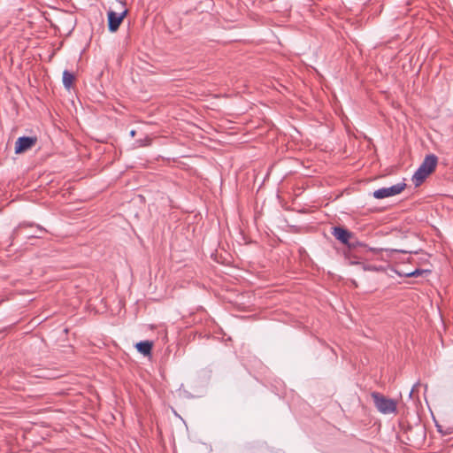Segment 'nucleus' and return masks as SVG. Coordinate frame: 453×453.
<instances>
[{
    "instance_id": "nucleus-11",
    "label": "nucleus",
    "mask_w": 453,
    "mask_h": 453,
    "mask_svg": "<svg viewBox=\"0 0 453 453\" xmlns=\"http://www.w3.org/2000/svg\"><path fill=\"white\" fill-rule=\"evenodd\" d=\"M135 348L141 354L148 356L151 352L152 342L150 341H141L136 343Z\"/></svg>"
},
{
    "instance_id": "nucleus-5",
    "label": "nucleus",
    "mask_w": 453,
    "mask_h": 453,
    "mask_svg": "<svg viewBox=\"0 0 453 453\" xmlns=\"http://www.w3.org/2000/svg\"><path fill=\"white\" fill-rule=\"evenodd\" d=\"M36 137L32 136H21L19 137L15 142V153L19 154L22 153L31 147H33L36 143Z\"/></svg>"
},
{
    "instance_id": "nucleus-15",
    "label": "nucleus",
    "mask_w": 453,
    "mask_h": 453,
    "mask_svg": "<svg viewBox=\"0 0 453 453\" xmlns=\"http://www.w3.org/2000/svg\"><path fill=\"white\" fill-rule=\"evenodd\" d=\"M436 426H437V430H438L439 433H441L442 434H449L448 432H443L441 426L436 425Z\"/></svg>"
},
{
    "instance_id": "nucleus-16",
    "label": "nucleus",
    "mask_w": 453,
    "mask_h": 453,
    "mask_svg": "<svg viewBox=\"0 0 453 453\" xmlns=\"http://www.w3.org/2000/svg\"><path fill=\"white\" fill-rule=\"evenodd\" d=\"M40 237L41 236L39 234H37V233L27 236V238H40Z\"/></svg>"
},
{
    "instance_id": "nucleus-6",
    "label": "nucleus",
    "mask_w": 453,
    "mask_h": 453,
    "mask_svg": "<svg viewBox=\"0 0 453 453\" xmlns=\"http://www.w3.org/2000/svg\"><path fill=\"white\" fill-rule=\"evenodd\" d=\"M332 234L337 241L344 245L349 244L350 239H353V233L342 226H334Z\"/></svg>"
},
{
    "instance_id": "nucleus-2",
    "label": "nucleus",
    "mask_w": 453,
    "mask_h": 453,
    "mask_svg": "<svg viewBox=\"0 0 453 453\" xmlns=\"http://www.w3.org/2000/svg\"><path fill=\"white\" fill-rule=\"evenodd\" d=\"M372 397L377 410L382 414H391L396 411V402L378 392H372Z\"/></svg>"
},
{
    "instance_id": "nucleus-10",
    "label": "nucleus",
    "mask_w": 453,
    "mask_h": 453,
    "mask_svg": "<svg viewBox=\"0 0 453 453\" xmlns=\"http://www.w3.org/2000/svg\"><path fill=\"white\" fill-rule=\"evenodd\" d=\"M350 265H361L364 271H369V272H383L384 267L381 265H369L365 264L362 261L358 260H351Z\"/></svg>"
},
{
    "instance_id": "nucleus-19",
    "label": "nucleus",
    "mask_w": 453,
    "mask_h": 453,
    "mask_svg": "<svg viewBox=\"0 0 453 453\" xmlns=\"http://www.w3.org/2000/svg\"><path fill=\"white\" fill-rule=\"evenodd\" d=\"M414 392V388H411V392H410V397H411L412 394Z\"/></svg>"
},
{
    "instance_id": "nucleus-14",
    "label": "nucleus",
    "mask_w": 453,
    "mask_h": 453,
    "mask_svg": "<svg viewBox=\"0 0 453 453\" xmlns=\"http://www.w3.org/2000/svg\"><path fill=\"white\" fill-rule=\"evenodd\" d=\"M27 226H32V224H29V223H21V224H19V226L16 228V230H15V231H17V232H18V231H19V230H21L22 228L27 227Z\"/></svg>"
},
{
    "instance_id": "nucleus-17",
    "label": "nucleus",
    "mask_w": 453,
    "mask_h": 453,
    "mask_svg": "<svg viewBox=\"0 0 453 453\" xmlns=\"http://www.w3.org/2000/svg\"><path fill=\"white\" fill-rule=\"evenodd\" d=\"M36 227H37V231H38V232H40V233H43V232H45V230H44V228H43V227H42V226H37Z\"/></svg>"
},
{
    "instance_id": "nucleus-3",
    "label": "nucleus",
    "mask_w": 453,
    "mask_h": 453,
    "mask_svg": "<svg viewBox=\"0 0 453 453\" xmlns=\"http://www.w3.org/2000/svg\"><path fill=\"white\" fill-rule=\"evenodd\" d=\"M406 187L404 182H398L390 187H383L373 192V197L376 199H383L400 194Z\"/></svg>"
},
{
    "instance_id": "nucleus-4",
    "label": "nucleus",
    "mask_w": 453,
    "mask_h": 453,
    "mask_svg": "<svg viewBox=\"0 0 453 453\" xmlns=\"http://www.w3.org/2000/svg\"><path fill=\"white\" fill-rule=\"evenodd\" d=\"M127 14V9L124 8L122 12H117L113 10H109L107 12L108 29L110 32H116L123 19Z\"/></svg>"
},
{
    "instance_id": "nucleus-7",
    "label": "nucleus",
    "mask_w": 453,
    "mask_h": 453,
    "mask_svg": "<svg viewBox=\"0 0 453 453\" xmlns=\"http://www.w3.org/2000/svg\"><path fill=\"white\" fill-rule=\"evenodd\" d=\"M368 245L365 243V249H357L356 251L352 253H344L345 257L349 260L350 263L351 260H367L370 258L369 257V250Z\"/></svg>"
},
{
    "instance_id": "nucleus-9",
    "label": "nucleus",
    "mask_w": 453,
    "mask_h": 453,
    "mask_svg": "<svg viewBox=\"0 0 453 453\" xmlns=\"http://www.w3.org/2000/svg\"><path fill=\"white\" fill-rule=\"evenodd\" d=\"M346 246L347 250H345L344 253H352L356 251L357 249H365V243L358 241L356 238L355 234H353V239H350V242H349V244H347Z\"/></svg>"
},
{
    "instance_id": "nucleus-13",
    "label": "nucleus",
    "mask_w": 453,
    "mask_h": 453,
    "mask_svg": "<svg viewBox=\"0 0 453 453\" xmlns=\"http://www.w3.org/2000/svg\"><path fill=\"white\" fill-rule=\"evenodd\" d=\"M397 274L399 276H404V277H418V276H420L424 273H428L429 271L428 270H424V269H415L411 272H409V273H401V272H396Z\"/></svg>"
},
{
    "instance_id": "nucleus-8",
    "label": "nucleus",
    "mask_w": 453,
    "mask_h": 453,
    "mask_svg": "<svg viewBox=\"0 0 453 453\" xmlns=\"http://www.w3.org/2000/svg\"><path fill=\"white\" fill-rule=\"evenodd\" d=\"M367 250H369V257H371V255L379 256L383 251H386L387 253H389V254H392V253H411V251H407L405 250L373 248V247H369V246H368Z\"/></svg>"
},
{
    "instance_id": "nucleus-18",
    "label": "nucleus",
    "mask_w": 453,
    "mask_h": 453,
    "mask_svg": "<svg viewBox=\"0 0 453 453\" xmlns=\"http://www.w3.org/2000/svg\"><path fill=\"white\" fill-rule=\"evenodd\" d=\"M130 134H131V136H134V134H135V131H134V130H132V131L130 132Z\"/></svg>"
},
{
    "instance_id": "nucleus-1",
    "label": "nucleus",
    "mask_w": 453,
    "mask_h": 453,
    "mask_svg": "<svg viewBox=\"0 0 453 453\" xmlns=\"http://www.w3.org/2000/svg\"><path fill=\"white\" fill-rule=\"evenodd\" d=\"M437 162L438 158L434 154H429L425 157L422 164L412 176V181L416 187L419 186L435 169Z\"/></svg>"
},
{
    "instance_id": "nucleus-12",
    "label": "nucleus",
    "mask_w": 453,
    "mask_h": 453,
    "mask_svg": "<svg viewBox=\"0 0 453 453\" xmlns=\"http://www.w3.org/2000/svg\"><path fill=\"white\" fill-rule=\"evenodd\" d=\"M74 81V75L71 72L65 70L63 72V85L65 88L69 89Z\"/></svg>"
}]
</instances>
